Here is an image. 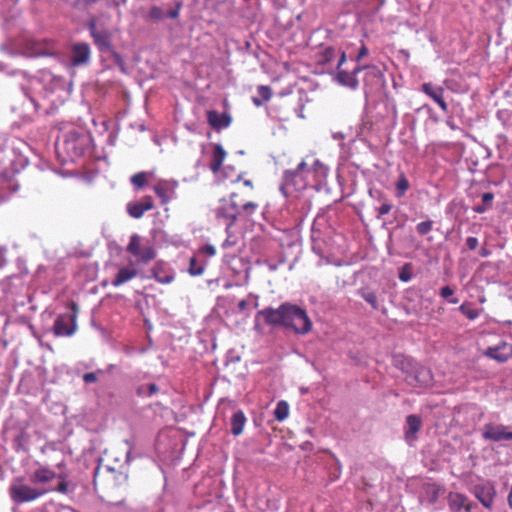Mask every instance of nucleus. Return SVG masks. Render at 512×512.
Wrapping results in <instances>:
<instances>
[{"label":"nucleus","instance_id":"8","mask_svg":"<svg viewBox=\"0 0 512 512\" xmlns=\"http://www.w3.org/2000/svg\"><path fill=\"white\" fill-rule=\"evenodd\" d=\"M481 436L485 441H492L497 443L512 441V431H509V427L494 422L486 423L483 426L481 430Z\"/></svg>","mask_w":512,"mask_h":512},{"label":"nucleus","instance_id":"38","mask_svg":"<svg viewBox=\"0 0 512 512\" xmlns=\"http://www.w3.org/2000/svg\"><path fill=\"white\" fill-rule=\"evenodd\" d=\"M408 188H409V182L405 178V176L402 175L396 184L398 196H403L405 194V192L408 190Z\"/></svg>","mask_w":512,"mask_h":512},{"label":"nucleus","instance_id":"48","mask_svg":"<svg viewBox=\"0 0 512 512\" xmlns=\"http://www.w3.org/2000/svg\"><path fill=\"white\" fill-rule=\"evenodd\" d=\"M479 245V241L476 237H468L466 239V246L469 250H475Z\"/></svg>","mask_w":512,"mask_h":512},{"label":"nucleus","instance_id":"4","mask_svg":"<svg viewBox=\"0 0 512 512\" xmlns=\"http://www.w3.org/2000/svg\"><path fill=\"white\" fill-rule=\"evenodd\" d=\"M88 143V137L84 133H79L75 130L68 131L64 135V139L61 144H57V149L62 148L68 156L73 160L76 157L81 156Z\"/></svg>","mask_w":512,"mask_h":512},{"label":"nucleus","instance_id":"34","mask_svg":"<svg viewBox=\"0 0 512 512\" xmlns=\"http://www.w3.org/2000/svg\"><path fill=\"white\" fill-rule=\"evenodd\" d=\"M190 275L192 276H200L204 272V265L197 261L196 258H191L188 269Z\"/></svg>","mask_w":512,"mask_h":512},{"label":"nucleus","instance_id":"14","mask_svg":"<svg viewBox=\"0 0 512 512\" xmlns=\"http://www.w3.org/2000/svg\"><path fill=\"white\" fill-rule=\"evenodd\" d=\"M421 427L422 419L420 416L411 414L406 417L404 436L408 444L411 445L417 440L416 434L420 431Z\"/></svg>","mask_w":512,"mask_h":512},{"label":"nucleus","instance_id":"37","mask_svg":"<svg viewBox=\"0 0 512 512\" xmlns=\"http://www.w3.org/2000/svg\"><path fill=\"white\" fill-rule=\"evenodd\" d=\"M131 183L137 188H142L146 183V174L144 172L134 174L131 177Z\"/></svg>","mask_w":512,"mask_h":512},{"label":"nucleus","instance_id":"9","mask_svg":"<svg viewBox=\"0 0 512 512\" xmlns=\"http://www.w3.org/2000/svg\"><path fill=\"white\" fill-rule=\"evenodd\" d=\"M91 62V48L86 42H76L70 47L69 52V66L84 67L88 66Z\"/></svg>","mask_w":512,"mask_h":512},{"label":"nucleus","instance_id":"53","mask_svg":"<svg viewBox=\"0 0 512 512\" xmlns=\"http://www.w3.org/2000/svg\"><path fill=\"white\" fill-rule=\"evenodd\" d=\"M475 508H477V504L474 502H470L468 497L466 498V505L463 508L465 512H472Z\"/></svg>","mask_w":512,"mask_h":512},{"label":"nucleus","instance_id":"54","mask_svg":"<svg viewBox=\"0 0 512 512\" xmlns=\"http://www.w3.org/2000/svg\"><path fill=\"white\" fill-rule=\"evenodd\" d=\"M399 279L402 281V282H408L410 281L411 279V274L407 271H405L404 269L399 273Z\"/></svg>","mask_w":512,"mask_h":512},{"label":"nucleus","instance_id":"39","mask_svg":"<svg viewBox=\"0 0 512 512\" xmlns=\"http://www.w3.org/2000/svg\"><path fill=\"white\" fill-rule=\"evenodd\" d=\"M227 237L222 243L223 249H229L231 247H234L237 244L238 238L231 233V230L229 232H226Z\"/></svg>","mask_w":512,"mask_h":512},{"label":"nucleus","instance_id":"18","mask_svg":"<svg viewBox=\"0 0 512 512\" xmlns=\"http://www.w3.org/2000/svg\"><path fill=\"white\" fill-rule=\"evenodd\" d=\"M335 80L342 86L348 87L352 90H356L359 86V81L355 76V73L348 72L342 69L337 71Z\"/></svg>","mask_w":512,"mask_h":512},{"label":"nucleus","instance_id":"47","mask_svg":"<svg viewBox=\"0 0 512 512\" xmlns=\"http://www.w3.org/2000/svg\"><path fill=\"white\" fill-rule=\"evenodd\" d=\"M97 380H98L97 373L90 372V373H85V374L83 375V381H84L86 384L95 383Z\"/></svg>","mask_w":512,"mask_h":512},{"label":"nucleus","instance_id":"23","mask_svg":"<svg viewBox=\"0 0 512 512\" xmlns=\"http://www.w3.org/2000/svg\"><path fill=\"white\" fill-rule=\"evenodd\" d=\"M56 473L47 468H39L30 476V481L36 483H47L55 478Z\"/></svg>","mask_w":512,"mask_h":512},{"label":"nucleus","instance_id":"51","mask_svg":"<svg viewBox=\"0 0 512 512\" xmlns=\"http://www.w3.org/2000/svg\"><path fill=\"white\" fill-rule=\"evenodd\" d=\"M248 305H249L248 300H246V299H242V300H241V301H239V303L237 304V312H238V313H244V312L247 310Z\"/></svg>","mask_w":512,"mask_h":512},{"label":"nucleus","instance_id":"33","mask_svg":"<svg viewBox=\"0 0 512 512\" xmlns=\"http://www.w3.org/2000/svg\"><path fill=\"white\" fill-rule=\"evenodd\" d=\"M459 311L465 315L469 320H475L479 316V310L472 308L470 304L463 303L459 307Z\"/></svg>","mask_w":512,"mask_h":512},{"label":"nucleus","instance_id":"44","mask_svg":"<svg viewBox=\"0 0 512 512\" xmlns=\"http://www.w3.org/2000/svg\"><path fill=\"white\" fill-rule=\"evenodd\" d=\"M258 93L264 101H268L271 98V90L268 86H259Z\"/></svg>","mask_w":512,"mask_h":512},{"label":"nucleus","instance_id":"59","mask_svg":"<svg viewBox=\"0 0 512 512\" xmlns=\"http://www.w3.org/2000/svg\"><path fill=\"white\" fill-rule=\"evenodd\" d=\"M446 125H447L450 129H452V130H457V129H459V128H458V126H456V125H455V123H454V121H453V120H451V119H447V120H446Z\"/></svg>","mask_w":512,"mask_h":512},{"label":"nucleus","instance_id":"62","mask_svg":"<svg viewBox=\"0 0 512 512\" xmlns=\"http://www.w3.org/2000/svg\"><path fill=\"white\" fill-rule=\"evenodd\" d=\"M508 504L512 508V485L508 494Z\"/></svg>","mask_w":512,"mask_h":512},{"label":"nucleus","instance_id":"50","mask_svg":"<svg viewBox=\"0 0 512 512\" xmlns=\"http://www.w3.org/2000/svg\"><path fill=\"white\" fill-rule=\"evenodd\" d=\"M454 294V290L449 286H444L440 290V296L447 299Z\"/></svg>","mask_w":512,"mask_h":512},{"label":"nucleus","instance_id":"29","mask_svg":"<svg viewBox=\"0 0 512 512\" xmlns=\"http://www.w3.org/2000/svg\"><path fill=\"white\" fill-rule=\"evenodd\" d=\"M23 92H24V95L26 98V100L23 103L24 109L27 112L32 111V112L36 113L39 109V104L37 102V99L26 88H23Z\"/></svg>","mask_w":512,"mask_h":512},{"label":"nucleus","instance_id":"26","mask_svg":"<svg viewBox=\"0 0 512 512\" xmlns=\"http://www.w3.org/2000/svg\"><path fill=\"white\" fill-rule=\"evenodd\" d=\"M365 78H364V85L367 86L373 81H380L383 77L382 72L380 69L376 66L371 65H365Z\"/></svg>","mask_w":512,"mask_h":512},{"label":"nucleus","instance_id":"43","mask_svg":"<svg viewBox=\"0 0 512 512\" xmlns=\"http://www.w3.org/2000/svg\"><path fill=\"white\" fill-rule=\"evenodd\" d=\"M113 57V60L117 66H119L121 69L124 68V60L122 56L114 49L112 48V51H108Z\"/></svg>","mask_w":512,"mask_h":512},{"label":"nucleus","instance_id":"42","mask_svg":"<svg viewBox=\"0 0 512 512\" xmlns=\"http://www.w3.org/2000/svg\"><path fill=\"white\" fill-rule=\"evenodd\" d=\"M392 204L389 202H384L379 208H377V218L382 217L385 214H388L392 209Z\"/></svg>","mask_w":512,"mask_h":512},{"label":"nucleus","instance_id":"10","mask_svg":"<svg viewBox=\"0 0 512 512\" xmlns=\"http://www.w3.org/2000/svg\"><path fill=\"white\" fill-rule=\"evenodd\" d=\"M72 309L74 313H66L59 315L53 326V330L56 336H72L76 329V304L72 303Z\"/></svg>","mask_w":512,"mask_h":512},{"label":"nucleus","instance_id":"45","mask_svg":"<svg viewBox=\"0 0 512 512\" xmlns=\"http://www.w3.org/2000/svg\"><path fill=\"white\" fill-rule=\"evenodd\" d=\"M181 7H182L181 2L176 3V6L167 12V16L172 19L178 18L179 14H180Z\"/></svg>","mask_w":512,"mask_h":512},{"label":"nucleus","instance_id":"22","mask_svg":"<svg viewBox=\"0 0 512 512\" xmlns=\"http://www.w3.org/2000/svg\"><path fill=\"white\" fill-rule=\"evenodd\" d=\"M247 419L243 411H236L231 417V433L234 436H239L244 430Z\"/></svg>","mask_w":512,"mask_h":512},{"label":"nucleus","instance_id":"5","mask_svg":"<svg viewBox=\"0 0 512 512\" xmlns=\"http://www.w3.org/2000/svg\"><path fill=\"white\" fill-rule=\"evenodd\" d=\"M11 499L16 503L31 502L47 493L45 489L33 488L26 484L13 483L9 489Z\"/></svg>","mask_w":512,"mask_h":512},{"label":"nucleus","instance_id":"64","mask_svg":"<svg viewBox=\"0 0 512 512\" xmlns=\"http://www.w3.org/2000/svg\"><path fill=\"white\" fill-rule=\"evenodd\" d=\"M334 139H343L344 136L341 132H337L333 134Z\"/></svg>","mask_w":512,"mask_h":512},{"label":"nucleus","instance_id":"13","mask_svg":"<svg viewBox=\"0 0 512 512\" xmlns=\"http://www.w3.org/2000/svg\"><path fill=\"white\" fill-rule=\"evenodd\" d=\"M154 207L153 199L150 196L142 198L140 201H132L127 203L126 211L130 217L140 219L146 211Z\"/></svg>","mask_w":512,"mask_h":512},{"label":"nucleus","instance_id":"6","mask_svg":"<svg viewBox=\"0 0 512 512\" xmlns=\"http://www.w3.org/2000/svg\"><path fill=\"white\" fill-rule=\"evenodd\" d=\"M411 371L407 370L406 382L415 387H427L432 382V373L426 367L414 362L407 361Z\"/></svg>","mask_w":512,"mask_h":512},{"label":"nucleus","instance_id":"24","mask_svg":"<svg viewBox=\"0 0 512 512\" xmlns=\"http://www.w3.org/2000/svg\"><path fill=\"white\" fill-rule=\"evenodd\" d=\"M226 156L225 150L221 145H216L213 150V159L210 164V169L216 173L220 170Z\"/></svg>","mask_w":512,"mask_h":512},{"label":"nucleus","instance_id":"56","mask_svg":"<svg viewBox=\"0 0 512 512\" xmlns=\"http://www.w3.org/2000/svg\"><path fill=\"white\" fill-rule=\"evenodd\" d=\"M57 491L60 493H67L68 492V483L65 481H62L58 484Z\"/></svg>","mask_w":512,"mask_h":512},{"label":"nucleus","instance_id":"16","mask_svg":"<svg viewBox=\"0 0 512 512\" xmlns=\"http://www.w3.org/2000/svg\"><path fill=\"white\" fill-rule=\"evenodd\" d=\"M421 90L431 99H433L439 105L442 111H448V105L444 100V89L442 87L436 86L431 82H427L422 84Z\"/></svg>","mask_w":512,"mask_h":512},{"label":"nucleus","instance_id":"58","mask_svg":"<svg viewBox=\"0 0 512 512\" xmlns=\"http://www.w3.org/2000/svg\"><path fill=\"white\" fill-rule=\"evenodd\" d=\"M345 61H346V54H345V52H342L339 62H338V65H337L338 70L341 69V66L345 63Z\"/></svg>","mask_w":512,"mask_h":512},{"label":"nucleus","instance_id":"31","mask_svg":"<svg viewBox=\"0 0 512 512\" xmlns=\"http://www.w3.org/2000/svg\"><path fill=\"white\" fill-rule=\"evenodd\" d=\"M289 415V405L286 401H279L274 411V417L277 421H284Z\"/></svg>","mask_w":512,"mask_h":512},{"label":"nucleus","instance_id":"1","mask_svg":"<svg viewBox=\"0 0 512 512\" xmlns=\"http://www.w3.org/2000/svg\"><path fill=\"white\" fill-rule=\"evenodd\" d=\"M257 316H262L271 326H283L301 335L312 329V322L306 311L289 302L282 303L278 308L267 307L260 310Z\"/></svg>","mask_w":512,"mask_h":512},{"label":"nucleus","instance_id":"60","mask_svg":"<svg viewBox=\"0 0 512 512\" xmlns=\"http://www.w3.org/2000/svg\"><path fill=\"white\" fill-rule=\"evenodd\" d=\"M206 251L211 256L215 255V253H216V250H215L214 246H212V245L206 246Z\"/></svg>","mask_w":512,"mask_h":512},{"label":"nucleus","instance_id":"19","mask_svg":"<svg viewBox=\"0 0 512 512\" xmlns=\"http://www.w3.org/2000/svg\"><path fill=\"white\" fill-rule=\"evenodd\" d=\"M207 120L208 123L214 128V129H222L226 128L230 125L231 118L229 115L223 113L219 114L216 111H208L207 113Z\"/></svg>","mask_w":512,"mask_h":512},{"label":"nucleus","instance_id":"36","mask_svg":"<svg viewBox=\"0 0 512 512\" xmlns=\"http://www.w3.org/2000/svg\"><path fill=\"white\" fill-rule=\"evenodd\" d=\"M433 228V221L427 220L417 224L416 231L419 235L423 236L428 234Z\"/></svg>","mask_w":512,"mask_h":512},{"label":"nucleus","instance_id":"2","mask_svg":"<svg viewBox=\"0 0 512 512\" xmlns=\"http://www.w3.org/2000/svg\"><path fill=\"white\" fill-rule=\"evenodd\" d=\"M310 177V169L306 160H302L296 169L286 170L283 173L282 184L280 186L281 193L287 197L292 191H300L305 189Z\"/></svg>","mask_w":512,"mask_h":512},{"label":"nucleus","instance_id":"46","mask_svg":"<svg viewBox=\"0 0 512 512\" xmlns=\"http://www.w3.org/2000/svg\"><path fill=\"white\" fill-rule=\"evenodd\" d=\"M258 205L255 203V202H247L245 203L243 206H242V210L243 212H245L246 214L250 215L252 213L255 212V210L257 209Z\"/></svg>","mask_w":512,"mask_h":512},{"label":"nucleus","instance_id":"32","mask_svg":"<svg viewBox=\"0 0 512 512\" xmlns=\"http://www.w3.org/2000/svg\"><path fill=\"white\" fill-rule=\"evenodd\" d=\"M360 296L371 305L374 310L379 309V303L375 292L369 289H361L359 291Z\"/></svg>","mask_w":512,"mask_h":512},{"label":"nucleus","instance_id":"21","mask_svg":"<svg viewBox=\"0 0 512 512\" xmlns=\"http://www.w3.org/2000/svg\"><path fill=\"white\" fill-rule=\"evenodd\" d=\"M467 496L458 493V492H450L448 495V506L451 512H460L466 505Z\"/></svg>","mask_w":512,"mask_h":512},{"label":"nucleus","instance_id":"55","mask_svg":"<svg viewBox=\"0 0 512 512\" xmlns=\"http://www.w3.org/2000/svg\"><path fill=\"white\" fill-rule=\"evenodd\" d=\"M488 210H489V208L487 206L483 205V204L476 205V206L473 207V211L475 213H478V214H483V213H485Z\"/></svg>","mask_w":512,"mask_h":512},{"label":"nucleus","instance_id":"15","mask_svg":"<svg viewBox=\"0 0 512 512\" xmlns=\"http://www.w3.org/2000/svg\"><path fill=\"white\" fill-rule=\"evenodd\" d=\"M485 355L499 363L506 362L510 357H512V344L502 342L496 346L488 347Z\"/></svg>","mask_w":512,"mask_h":512},{"label":"nucleus","instance_id":"57","mask_svg":"<svg viewBox=\"0 0 512 512\" xmlns=\"http://www.w3.org/2000/svg\"><path fill=\"white\" fill-rule=\"evenodd\" d=\"M491 250H489L488 248L486 247H482L480 250H479V254L480 256L482 257H488L491 255Z\"/></svg>","mask_w":512,"mask_h":512},{"label":"nucleus","instance_id":"3","mask_svg":"<svg viewBox=\"0 0 512 512\" xmlns=\"http://www.w3.org/2000/svg\"><path fill=\"white\" fill-rule=\"evenodd\" d=\"M126 250L136 258L138 263L146 264L156 257V250L152 242L138 234L131 235Z\"/></svg>","mask_w":512,"mask_h":512},{"label":"nucleus","instance_id":"7","mask_svg":"<svg viewBox=\"0 0 512 512\" xmlns=\"http://www.w3.org/2000/svg\"><path fill=\"white\" fill-rule=\"evenodd\" d=\"M236 194H232L230 198L222 199L220 201V206L217 208L216 216L218 218L222 217L228 220V223L225 227V232H229L233 225L235 224L238 216L240 215L239 206L235 200Z\"/></svg>","mask_w":512,"mask_h":512},{"label":"nucleus","instance_id":"28","mask_svg":"<svg viewBox=\"0 0 512 512\" xmlns=\"http://www.w3.org/2000/svg\"><path fill=\"white\" fill-rule=\"evenodd\" d=\"M441 488L436 484H428L425 486V498L430 504H435L439 498Z\"/></svg>","mask_w":512,"mask_h":512},{"label":"nucleus","instance_id":"27","mask_svg":"<svg viewBox=\"0 0 512 512\" xmlns=\"http://www.w3.org/2000/svg\"><path fill=\"white\" fill-rule=\"evenodd\" d=\"M159 392V386L155 383H149L147 385H139L136 388V394L139 397H151Z\"/></svg>","mask_w":512,"mask_h":512},{"label":"nucleus","instance_id":"30","mask_svg":"<svg viewBox=\"0 0 512 512\" xmlns=\"http://www.w3.org/2000/svg\"><path fill=\"white\" fill-rule=\"evenodd\" d=\"M52 79H54V77L49 71H42L39 77H34L30 80L29 89L35 91L40 87L42 82H48Z\"/></svg>","mask_w":512,"mask_h":512},{"label":"nucleus","instance_id":"61","mask_svg":"<svg viewBox=\"0 0 512 512\" xmlns=\"http://www.w3.org/2000/svg\"><path fill=\"white\" fill-rule=\"evenodd\" d=\"M365 70V65L364 66H361V65H358L356 66L353 71H351L352 73H355V76L357 77V74L361 71Z\"/></svg>","mask_w":512,"mask_h":512},{"label":"nucleus","instance_id":"41","mask_svg":"<svg viewBox=\"0 0 512 512\" xmlns=\"http://www.w3.org/2000/svg\"><path fill=\"white\" fill-rule=\"evenodd\" d=\"M494 200V194L491 192H486L482 194V204L487 206L489 209L492 208Z\"/></svg>","mask_w":512,"mask_h":512},{"label":"nucleus","instance_id":"17","mask_svg":"<svg viewBox=\"0 0 512 512\" xmlns=\"http://www.w3.org/2000/svg\"><path fill=\"white\" fill-rule=\"evenodd\" d=\"M177 186L178 183L175 180L161 181L154 186V191L156 195L161 199V202L165 204L170 201L175 193Z\"/></svg>","mask_w":512,"mask_h":512},{"label":"nucleus","instance_id":"52","mask_svg":"<svg viewBox=\"0 0 512 512\" xmlns=\"http://www.w3.org/2000/svg\"><path fill=\"white\" fill-rule=\"evenodd\" d=\"M369 53L368 48L363 44L359 49L358 55L356 57V61H360L363 57L367 56Z\"/></svg>","mask_w":512,"mask_h":512},{"label":"nucleus","instance_id":"49","mask_svg":"<svg viewBox=\"0 0 512 512\" xmlns=\"http://www.w3.org/2000/svg\"><path fill=\"white\" fill-rule=\"evenodd\" d=\"M155 279L157 282H159L161 284H169L170 282L173 281L174 278L172 275L160 276L158 274H155Z\"/></svg>","mask_w":512,"mask_h":512},{"label":"nucleus","instance_id":"40","mask_svg":"<svg viewBox=\"0 0 512 512\" xmlns=\"http://www.w3.org/2000/svg\"><path fill=\"white\" fill-rule=\"evenodd\" d=\"M407 361H413L411 358L397 357L395 359V365L407 374V370L411 371V366L407 364Z\"/></svg>","mask_w":512,"mask_h":512},{"label":"nucleus","instance_id":"35","mask_svg":"<svg viewBox=\"0 0 512 512\" xmlns=\"http://www.w3.org/2000/svg\"><path fill=\"white\" fill-rule=\"evenodd\" d=\"M164 17H165V14L160 7L153 6L150 8L149 13H148V18L150 20L159 22V21H162L164 19Z\"/></svg>","mask_w":512,"mask_h":512},{"label":"nucleus","instance_id":"25","mask_svg":"<svg viewBox=\"0 0 512 512\" xmlns=\"http://www.w3.org/2000/svg\"><path fill=\"white\" fill-rule=\"evenodd\" d=\"M308 169L314 179L324 178L328 174V167L318 159H315L311 166L308 165Z\"/></svg>","mask_w":512,"mask_h":512},{"label":"nucleus","instance_id":"20","mask_svg":"<svg viewBox=\"0 0 512 512\" xmlns=\"http://www.w3.org/2000/svg\"><path fill=\"white\" fill-rule=\"evenodd\" d=\"M138 272L135 268H121L119 269L116 277L112 280V285L114 287H119L126 282L132 280L137 276Z\"/></svg>","mask_w":512,"mask_h":512},{"label":"nucleus","instance_id":"12","mask_svg":"<svg viewBox=\"0 0 512 512\" xmlns=\"http://www.w3.org/2000/svg\"><path fill=\"white\" fill-rule=\"evenodd\" d=\"M473 494L485 508L492 509L496 490L491 483L476 485Z\"/></svg>","mask_w":512,"mask_h":512},{"label":"nucleus","instance_id":"63","mask_svg":"<svg viewBox=\"0 0 512 512\" xmlns=\"http://www.w3.org/2000/svg\"><path fill=\"white\" fill-rule=\"evenodd\" d=\"M253 103H254L257 107H259V106H261V105H262V100H260V99H259V98H257V97H254V98H253Z\"/></svg>","mask_w":512,"mask_h":512},{"label":"nucleus","instance_id":"11","mask_svg":"<svg viewBox=\"0 0 512 512\" xmlns=\"http://www.w3.org/2000/svg\"><path fill=\"white\" fill-rule=\"evenodd\" d=\"M88 30L92 37L94 44L97 46L101 53L112 51V33L108 29H97L94 21L88 23Z\"/></svg>","mask_w":512,"mask_h":512}]
</instances>
